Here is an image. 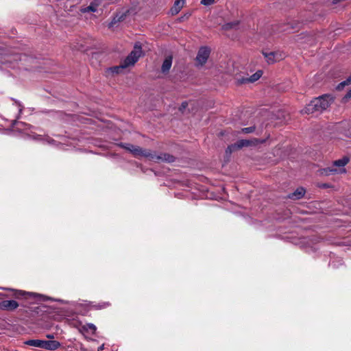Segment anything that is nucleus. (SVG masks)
I'll return each instance as SVG.
<instances>
[{
    "label": "nucleus",
    "mask_w": 351,
    "mask_h": 351,
    "mask_svg": "<svg viewBox=\"0 0 351 351\" xmlns=\"http://www.w3.org/2000/svg\"><path fill=\"white\" fill-rule=\"evenodd\" d=\"M120 146L131 152L134 156H144L154 162L165 161L171 162L174 161V157L168 154L157 155L155 153H152L150 150L143 149L138 146L130 143H121Z\"/></svg>",
    "instance_id": "1"
},
{
    "label": "nucleus",
    "mask_w": 351,
    "mask_h": 351,
    "mask_svg": "<svg viewBox=\"0 0 351 351\" xmlns=\"http://www.w3.org/2000/svg\"><path fill=\"white\" fill-rule=\"evenodd\" d=\"M349 162L348 157H343L333 162L331 167L319 169V174L322 176H330L346 172L345 165Z\"/></svg>",
    "instance_id": "2"
},
{
    "label": "nucleus",
    "mask_w": 351,
    "mask_h": 351,
    "mask_svg": "<svg viewBox=\"0 0 351 351\" xmlns=\"http://www.w3.org/2000/svg\"><path fill=\"white\" fill-rule=\"evenodd\" d=\"M142 48L139 43H136L134 49L122 62V67L133 66L142 55Z\"/></svg>",
    "instance_id": "3"
},
{
    "label": "nucleus",
    "mask_w": 351,
    "mask_h": 351,
    "mask_svg": "<svg viewBox=\"0 0 351 351\" xmlns=\"http://www.w3.org/2000/svg\"><path fill=\"white\" fill-rule=\"evenodd\" d=\"M19 60H21V56L19 54H6L0 57V62L2 69L14 68Z\"/></svg>",
    "instance_id": "4"
},
{
    "label": "nucleus",
    "mask_w": 351,
    "mask_h": 351,
    "mask_svg": "<svg viewBox=\"0 0 351 351\" xmlns=\"http://www.w3.org/2000/svg\"><path fill=\"white\" fill-rule=\"evenodd\" d=\"M314 100L315 104H317L318 111L322 112L330 106L333 101V98L330 95H325L315 98Z\"/></svg>",
    "instance_id": "5"
},
{
    "label": "nucleus",
    "mask_w": 351,
    "mask_h": 351,
    "mask_svg": "<svg viewBox=\"0 0 351 351\" xmlns=\"http://www.w3.org/2000/svg\"><path fill=\"white\" fill-rule=\"evenodd\" d=\"M210 53V48L207 47H202L197 54L196 61L197 64L200 66H203L207 61L209 58Z\"/></svg>",
    "instance_id": "6"
},
{
    "label": "nucleus",
    "mask_w": 351,
    "mask_h": 351,
    "mask_svg": "<svg viewBox=\"0 0 351 351\" xmlns=\"http://www.w3.org/2000/svg\"><path fill=\"white\" fill-rule=\"evenodd\" d=\"M263 75V71L261 70L257 71L255 73L252 75L250 77H241L237 78V82L238 84H243L247 83H253L261 78Z\"/></svg>",
    "instance_id": "7"
},
{
    "label": "nucleus",
    "mask_w": 351,
    "mask_h": 351,
    "mask_svg": "<svg viewBox=\"0 0 351 351\" xmlns=\"http://www.w3.org/2000/svg\"><path fill=\"white\" fill-rule=\"evenodd\" d=\"M19 306V303L15 300H3L0 302V310L3 311H14Z\"/></svg>",
    "instance_id": "8"
},
{
    "label": "nucleus",
    "mask_w": 351,
    "mask_h": 351,
    "mask_svg": "<svg viewBox=\"0 0 351 351\" xmlns=\"http://www.w3.org/2000/svg\"><path fill=\"white\" fill-rule=\"evenodd\" d=\"M264 142V141H260V140H258V139H256L254 138L253 141H249V140H246V139H242V140H240V141H238L237 143H236V145H237V149H241L243 147H248V146H250V145H256L258 143H263Z\"/></svg>",
    "instance_id": "9"
},
{
    "label": "nucleus",
    "mask_w": 351,
    "mask_h": 351,
    "mask_svg": "<svg viewBox=\"0 0 351 351\" xmlns=\"http://www.w3.org/2000/svg\"><path fill=\"white\" fill-rule=\"evenodd\" d=\"M302 114H313L315 112H319L317 109V104H315V100H312L308 104H307L305 108L302 110Z\"/></svg>",
    "instance_id": "10"
},
{
    "label": "nucleus",
    "mask_w": 351,
    "mask_h": 351,
    "mask_svg": "<svg viewBox=\"0 0 351 351\" xmlns=\"http://www.w3.org/2000/svg\"><path fill=\"white\" fill-rule=\"evenodd\" d=\"M263 55L269 64H273L281 59V56L276 52H263Z\"/></svg>",
    "instance_id": "11"
},
{
    "label": "nucleus",
    "mask_w": 351,
    "mask_h": 351,
    "mask_svg": "<svg viewBox=\"0 0 351 351\" xmlns=\"http://www.w3.org/2000/svg\"><path fill=\"white\" fill-rule=\"evenodd\" d=\"M0 289H5V290H10V291H12L13 292L12 295L16 298H19L25 295H29L33 296V297L38 296V294L32 293V292H25V291H21V290H16V289H8V288H1L0 287Z\"/></svg>",
    "instance_id": "12"
},
{
    "label": "nucleus",
    "mask_w": 351,
    "mask_h": 351,
    "mask_svg": "<svg viewBox=\"0 0 351 351\" xmlns=\"http://www.w3.org/2000/svg\"><path fill=\"white\" fill-rule=\"evenodd\" d=\"M60 347V343L58 341H47L44 340L43 348L49 350H55Z\"/></svg>",
    "instance_id": "13"
},
{
    "label": "nucleus",
    "mask_w": 351,
    "mask_h": 351,
    "mask_svg": "<svg viewBox=\"0 0 351 351\" xmlns=\"http://www.w3.org/2000/svg\"><path fill=\"white\" fill-rule=\"evenodd\" d=\"M305 194V189L302 187L298 188L293 193L288 195V197L293 199H300Z\"/></svg>",
    "instance_id": "14"
},
{
    "label": "nucleus",
    "mask_w": 351,
    "mask_h": 351,
    "mask_svg": "<svg viewBox=\"0 0 351 351\" xmlns=\"http://www.w3.org/2000/svg\"><path fill=\"white\" fill-rule=\"evenodd\" d=\"M171 64H172V57L171 56L167 57L165 59V60L162 64V67H161L162 72L164 73H167L169 71V69H171Z\"/></svg>",
    "instance_id": "15"
},
{
    "label": "nucleus",
    "mask_w": 351,
    "mask_h": 351,
    "mask_svg": "<svg viewBox=\"0 0 351 351\" xmlns=\"http://www.w3.org/2000/svg\"><path fill=\"white\" fill-rule=\"evenodd\" d=\"M184 0H176L171 8L172 14H178L183 7Z\"/></svg>",
    "instance_id": "16"
},
{
    "label": "nucleus",
    "mask_w": 351,
    "mask_h": 351,
    "mask_svg": "<svg viewBox=\"0 0 351 351\" xmlns=\"http://www.w3.org/2000/svg\"><path fill=\"white\" fill-rule=\"evenodd\" d=\"M27 345L32 346L34 347L43 348L44 340L40 339H31L25 342Z\"/></svg>",
    "instance_id": "17"
},
{
    "label": "nucleus",
    "mask_w": 351,
    "mask_h": 351,
    "mask_svg": "<svg viewBox=\"0 0 351 351\" xmlns=\"http://www.w3.org/2000/svg\"><path fill=\"white\" fill-rule=\"evenodd\" d=\"M97 5H98L97 3H96L95 2H92L88 6L82 8L80 9V11L82 13H86V12H95L97 11Z\"/></svg>",
    "instance_id": "18"
},
{
    "label": "nucleus",
    "mask_w": 351,
    "mask_h": 351,
    "mask_svg": "<svg viewBox=\"0 0 351 351\" xmlns=\"http://www.w3.org/2000/svg\"><path fill=\"white\" fill-rule=\"evenodd\" d=\"M126 12H119L116 14V16L113 18L112 22L110 24V27L112 26L113 24H115L118 22H120L124 19L125 17Z\"/></svg>",
    "instance_id": "19"
},
{
    "label": "nucleus",
    "mask_w": 351,
    "mask_h": 351,
    "mask_svg": "<svg viewBox=\"0 0 351 351\" xmlns=\"http://www.w3.org/2000/svg\"><path fill=\"white\" fill-rule=\"evenodd\" d=\"M238 25H239V22L238 21L227 23H226V24H224L223 25L222 28L224 30H228V29H231L235 28L236 27L238 26Z\"/></svg>",
    "instance_id": "20"
},
{
    "label": "nucleus",
    "mask_w": 351,
    "mask_h": 351,
    "mask_svg": "<svg viewBox=\"0 0 351 351\" xmlns=\"http://www.w3.org/2000/svg\"><path fill=\"white\" fill-rule=\"evenodd\" d=\"M110 304L109 302H100V303H98V304H94L92 306L95 308V309H97V310H99V309H102V308H107L108 306H109Z\"/></svg>",
    "instance_id": "21"
},
{
    "label": "nucleus",
    "mask_w": 351,
    "mask_h": 351,
    "mask_svg": "<svg viewBox=\"0 0 351 351\" xmlns=\"http://www.w3.org/2000/svg\"><path fill=\"white\" fill-rule=\"evenodd\" d=\"M83 329L86 331H91V332L93 334L96 331V326L93 324H87L84 326H83Z\"/></svg>",
    "instance_id": "22"
},
{
    "label": "nucleus",
    "mask_w": 351,
    "mask_h": 351,
    "mask_svg": "<svg viewBox=\"0 0 351 351\" xmlns=\"http://www.w3.org/2000/svg\"><path fill=\"white\" fill-rule=\"evenodd\" d=\"M351 84V75L349 76L346 80L341 82L338 86H337V89L340 90L341 88H343L345 86H347V85H349Z\"/></svg>",
    "instance_id": "23"
},
{
    "label": "nucleus",
    "mask_w": 351,
    "mask_h": 351,
    "mask_svg": "<svg viewBox=\"0 0 351 351\" xmlns=\"http://www.w3.org/2000/svg\"><path fill=\"white\" fill-rule=\"evenodd\" d=\"M254 130H255V127L254 126H251V127H248V128H242L241 129V132L242 133H245V134H249V133L254 132Z\"/></svg>",
    "instance_id": "24"
},
{
    "label": "nucleus",
    "mask_w": 351,
    "mask_h": 351,
    "mask_svg": "<svg viewBox=\"0 0 351 351\" xmlns=\"http://www.w3.org/2000/svg\"><path fill=\"white\" fill-rule=\"evenodd\" d=\"M125 68L126 67H122V62H121L119 66L112 67L110 69L112 73H119L120 70L125 69Z\"/></svg>",
    "instance_id": "25"
},
{
    "label": "nucleus",
    "mask_w": 351,
    "mask_h": 351,
    "mask_svg": "<svg viewBox=\"0 0 351 351\" xmlns=\"http://www.w3.org/2000/svg\"><path fill=\"white\" fill-rule=\"evenodd\" d=\"M237 145H236V143L233 144V145H229L226 150V154H230L232 152H234L235 149H237Z\"/></svg>",
    "instance_id": "26"
},
{
    "label": "nucleus",
    "mask_w": 351,
    "mask_h": 351,
    "mask_svg": "<svg viewBox=\"0 0 351 351\" xmlns=\"http://www.w3.org/2000/svg\"><path fill=\"white\" fill-rule=\"evenodd\" d=\"M215 0H202L201 3L204 5H210L214 3Z\"/></svg>",
    "instance_id": "27"
},
{
    "label": "nucleus",
    "mask_w": 351,
    "mask_h": 351,
    "mask_svg": "<svg viewBox=\"0 0 351 351\" xmlns=\"http://www.w3.org/2000/svg\"><path fill=\"white\" fill-rule=\"evenodd\" d=\"M187 106H188L187 102H186V101L183 102V103L182 104V106H181V108H180V110H182V109L186 108L187 107Z\"/></svg>",
    "instance_id": "28"
},
{
    "label": "nucleus",
    "mask_w": 351,
    "mask_h": 351,
    "mask_svg": "<svg viewBox=\"0 0 351 351\" xmlns=\"http://www.w3.org/2000/svg\"><path fill=\"white\" fill-rule=\"evenodd\" d=\"M32 138L34 139H36V140H38V139H40L41 138V136L40 135H34V134H32Z\"/></svg>",
    "instance_id": "29"
},
{
    "label": "nucleus",
    "mask_w": 351,
    "mask_h": 351,
    "mask_svg": "<svg viewBox=\"0 0 351 351\" xmlns=\"http://www.w3.org/2000/svg\"><path fill=\"white\" fill-rule=\"evenodd\" d=\"M351 97V89L348 92V93L346 95V98H350Z\"/></svg>",
    "instance_id": "30"
},
{
    "label": "nucleus",
    "mask_w": 351,
    "mask_h": 351,
    "mask_svg": "<svg viewBox=\"0 0 351 351\" xmlns=\"http://www.w3.org/2000/svg\"><path fill=\"white\" fill-rule=\"evenodd\" d=\"M18 105H19V113L21 114L22 112L23 108H22V106H21V105L20 104H18Z\"/></svg>",
    "instance_id": "31"
},
{
    "label": "nucleus",
    "mask_w": 351,
    "mask_h": 351,
    "mask_svg": "<svg viewBox=\"0 0 351 351\" xmlns=\"http://www.w3.org/2000/svg\"><path fill=\"white\" fill-rule=\"evenodd\" d=\"M104 345H101V346H99V347L98 348V351H103V350H104Z\"/></svg>",
    "instance_id": "32"
},
{
    "label": "nucleus",
    "mask_w": 351,
    "mask_h": 351,
    "mask_svg": "<svg viewBox=\"0 0 351 351\" xmlns=\"http://www.w3.org/2000/svg\"><path fill=\"white\" fill-rule=\"evenodd\" d=\"M7 295L3 294L2 293H0V299L2 298V297H6Z\"/></svg>",
    "instance_id": "33"
},
{
    "label": "nucleus",
    "mask_w": 351,
    "mask_h": 351,
    "mask_svg": "<svg viewBox=\"0 0 351 351\" xmlns=\"http://www.w3.org/2000/svg\"><path fill=\"white\" fill-rule=\"evenodd\" d=\"M25 125L28 127V128H26L25 130L30 129V128H32V126H31V125Z\"/></svg>",
    "instance_id": "34"
},
{
    "label": "nucleus",
    "mask_w": 351,
    "mask_h": 351,
    "mask_svg": "<svg viewBox=\"0 0 351 351\" xmlns=\"http://www.w3.org/2000/svg\"><path fill=\"white\" fill-rule=\"evenodd\" d=\"M47 337H48V338H51V337H52V336H51V335H48V336H47Z\"/></svg>",
    "instance_id": "35"
}]
</instances>
